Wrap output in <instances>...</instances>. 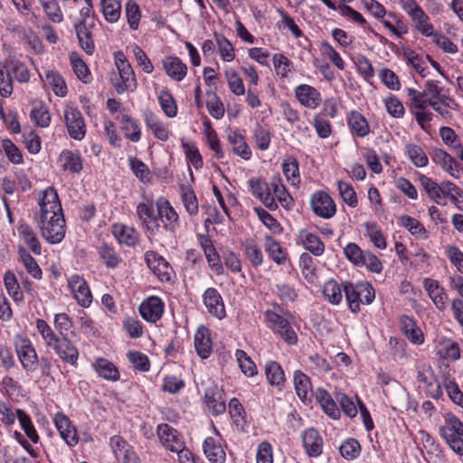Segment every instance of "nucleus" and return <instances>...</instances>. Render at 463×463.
Here are the masks:
<instances>
[{"label":"nucleus","instance_id":"obj_1","mask_svg":"<svg viewBox=\"0 0 463 463\" xmlns=\"http://www.w3.org/2000/svg\"><path fill=\"white\" fill-rule=\"evenodd\" d=\"M39 206L36 220L43 238L52 244L61 242L65 236V220L54 188L48 187L43 192Z\"/></svg>","mask_w":463,"mask_h":463},{"label":"nucleus","instance_id":"obj_2","mask_svg":"<svg viewBox=\"0 0 463 463\" xmlns=\"http://www.w3.org/2000/svg\"><path fill=\"white\" fill-rule=\"evenodd\" d=\"M156 432L162 445L166 449L177 453L180 461L183 460V456L190 454V451L184 448L183 437L172 426L166 423L159 424Z\"/></svg>","mask_w":463,"mask_h":463},{"label":"nucleus","instance_id":"obj_3","mask_svg":"<svg viewBox=\"0 0 463 463\" xmlns=\"http://www.w3.org/2000/svg\"><path fill=\"white\" fill-rule=\"evenodd\" d=\"M264 317L269 323L271 329L279 334L286 343L288 345L297 344L298 335L287 318L269 309L264 312Z\"/></svg>","mask_w":463,"mask_h":463},{"label":"nucleus","instance_id":"obj_4","mask_svg":"<svg viewBox=\"0 0 463 463\" xmlns=\"http://www.w3.org/2000/svg\"><path fill=\"white\" fill-rule=\"evenodd\" d=\"M14 346L23 368L27 372H33L38 364V355L30 339L17 336Z\"/></svg>","mask_w":463,"mask_h":463},{"label":"nucleus","instance_id":"obj_5","mask_svg":"<svg viewBox=\"0 0 463 463\" xmlns=\"http://www.w3.org/2000/svg\"><path fill=\"white\" fill-rule=\"evenodd\" d=\"M69 136L75 140H81L86 135V125L81 112L74 107H66L63 112Z\"/></svg>","mask_w":463,"mask_h":463},{"label":"nucleus","instance_id":"obj_6","mask_svg":"<svg viewBox=\"0 0 463 463\" xmlns=\"http://www.w3.org/2000/svg\"><path fill=\"white\" fill-rule=\"evenodd\" d=\"M137 215L142 227L149 234L155 235L160 231L161 224L158 222L153 201L139 203L137 205Z\"/></svg>","mask_w":463,"mask_h":463},{"label":"nucleus","instance_id":"obj_7","mask_svg":"<svg viewBox=\"0 0 463 463\" xmlns=\"http://www.w3.org/2000/svg\"><path fill=\"white\" fill-rule=\"evenodd\" d=\"M157 220L165 231L175 232L179 227V216L167 200L160 198L156 203Z\"/></svg>","mask_w":463,"mask_h":463},{"label":"nucleus","instance_id":"obj_8","mask_svg":"<svg viewBox=\"0 0 463 463\" xmlns=\"http://www.w3.org/2000/svg\"><path fill=\"white\" fill-rule=\"evenodd\" d=\"M310 203L313 212L319 217L329 219L335 214V203L325 192H316L311 197Z\"/></svg>","mask_w":463,"mask_h":463},{"label":"nucleus","instance_id":"obj_9","mask_svg":"<svg viewBox=\"0 0 463 463\" xmlns=\"http://www.w3.org/2000/svg\"><path fill=\"white\" fill-rule=\"evenodd\" d=\"M145 260L148 268L160 280H171L173 269L162 256L155 251H147L145 255Z\"/></svg>","mask_w":463,"mask_h":463},{"label":"nucleus","instance_id":"obj_10","mask_svg":"<svg viewBox=\"0 0 463 463\" xmlns=\"http://www.w3.org/2000/svg\"><path fill=\"white\" fill-rule=\"evenodd\" d=\"M425 96L428 98V104L430 102L439 101L441 105L451 109H458V105L449 97V95L441 87L438 85L437 81L427 80L424 88Z\"/></svg>","mask_w":463,"mask_h":463},{"label":"nucleus","instance_id":"obj_11","mask_svg":"<svg viewBox=\"0 0 463 463\" xmlns=\"http://www.w3.org/2000/svg\"><path fill=\"white\" fill-rule=\"evenodd\" d=\"M294 94L298 101L307 109H315L322 102L320 92L315 87L308 84L297 86L294 89Z\"/></svg>","mask_w":463,"mask_h":463},{"label":"nucleus","instance_id":"obj_12","mask_svg":"<svg viewBox=\"0 0 463 463\" xmlns=\"http://www.w3.org/2000/svg\"><path fill=\"white\" fill-rule=\"evenodd\" d=\"M110 82L118 94L126 91H134L137 89V82L133 69H126L112 72Z\"/></svg>","mask_w":463,"mask_h":463},{"label":"nucleus","instance_id":"obj_13","mask_svg":"<svg viewBox=\"0 0 463 463\" xmlns=\"http://www.w3.org/2000/svg\"><path fill=\"white\" fill-rule=\"evenodd\" d=\"M69 287L80 306L87 307L90 305L92 296L86 280L82 277L77 274L72 275L69 279Z\"/></svg>","mask_w":463,"mask_h":463},{"label":"nucleus","instance_id":"obj_14","mask_svg":"<svg viewBox=\"0 0 463 463\" xmlns=\"http://www.w3.org/2000/svg\"><path fill=\"white\" fill-rule=\"evenodd\" d=\"M55 427L57 428L61 439L70 447H74L79 441L77 430L71 424L70 419L62 412H57L53 418Z\"/></svg>","mask_w":463,"mask_h":463},{"label":"nucleus","instance_id":"obj_15","mask_svg":"<svg viewBox=\"0 0 463 463\" xmlns=\"http://www.w3.org/2000/svg\"><path fill=\"white\" fill-rule=\"evenodd\" d=\"M444 419L445 423L439 427V431L449 445L452 439L463 437V423L452 413H446Z\"/></svg>","mask_w":463,"mask_h":463},{"label":"nucleus","instance_id":"obj_16","mask_svg":"<svg viewBox=\"0 0 463 463\" xmlns=\"http://www.w3.org/2000/svg\"><path fill=\"white\" fill-rule=\"evenodd\" d=\"M164 302L158 297H150L139 306L140 316L147 322L156 323L164 313Z\"/></svg>","mask_w":463,"mask_h":463},{"label":"nucleus","instance_id":"obj_17","mask_svg":"<svg viewBox=\"0 0 463 463\" xmlns=\"http://www.w3.org/2000/svg\"><path fill=\"white\" fill-rule=\"evenodd\" d=\"M423 288L435 307L439 311H444L447 308L448 295L445 288L439 285V281L427 278L423 280Z\"/></svg>","mask_w":463,"mask_h":463},{"label":"nucleus","instance_id":"obj_18","mask_svg":"<svg viewBox=\"0 0 463 463\" xmlns=\"http://www.w3.org/2000/svg\"><path fill=\"white\" fill-rule=\"evenodd\" d=\"M203 304L208 312L213 316L222 319L225 317V307L222 298L214 288H207L203 295Z\"/></svg>","mask_w":463,"mask_h":463},{"label":"nucleus","instance_id":"obj_19","mask_svg":"<svg viewBox=\"0 0 463 463\" xmlns=\"http://www.w3.org/2000/svg\"><path fill=\"white\" fill-rule=\"evenodd\" d=\"M52 349L63 362L76 366L79 351L68 336L61 337V340Z\"/></svg>","mask_w":463,"mask_h":463},{"label":"nucleus","instance_id":"obj_20","mask_svg":"<svg viewBox=\"0 0 463 463\" xmlns=\"http://www.w3.org/2000/svg\"><path fill=\"white\" fill-rule=\"evenodd\" d=\"M303 447L309 457L317 458L323 451V439L314 428L306 430L302 433Z\"/></svg>","mask_w":463,"mask_h":463},{"label":"nucleus","instance_id":"obj_21","mask_svg":"<svg viewBox=\"0 0 463 463\" xmlns=\"http://www.w3.org/2000/svg\"><path fill=\"white\" fill-rule=\"evenodd\" d=\"M417 380L422 384V387L430 397L433 399L441 397L442 390L440 384L430 369L420 370L417 374Z\"/></svg>","mask_w":463,"mask_h":463},{"label":"nucleus","instance_id":"obj_22","mask_svg":"<svg viewBox=\"0 0 463 463\" xmlns=\"http://www.w3.org/2000/svg\"><path fill=\"white\" fill-rule=\"evenodd\" d=\"M400 328L405 336L412 344L420 345L424 341L423 333L419 326H417L412 317L402 315L399 320Z\"/></svg>","mask_w":463,"mask_h":463},{"label":"nucleus","instance_id":"obj_23","mask_svg":"<svg viewBox=\"0 0 463 463\" xmlns=\"http://www.w3.org/2000/svg\"><path fill=\"white\" fill-rule=\"evenodd\" d=\"M222 391L217 386L208 387L204 392V401L212 413L215 416L222 414L226 410Z\"/></svg>","mask_w":463,"mask_h":463},{"label":"nucleus","instance_id":"obj_24","mask_svg":"<svg viewBox=\"0 0 463 463\" xmlns=\"http://www.w3.org/2000/svg\"><path fill=\"white\" fill-rule=\"evenodd\" d=\"M163 68L168 77L181 81L186 76L187 66L178 57L168 56L163 60Z\"/></svg>","mask_w":463,"mask_h":463},{"label":"nucleus","instance_id":"obj_25","mask_svg":"<svg viewBox=\"0 0 463 463\" xmlns=\"http://www.w3.org/2000/svg\"><path fill=\"white\" fill-rule=\"evenodd\" d=\"M203 453L208 460L212 463H224L226 459V453L221 445V442L213 437H208L204 439Z\"/></svg>","mask_w":463,"mask_h":463},{"label":"nucleus","instance_id":"obj_26","mask_svg":"<svg viewBox=\"0 0 463 463\" xmlns=\"http://www.w3.org/2000/svg\"><path fill=\"white\" fill-rule=\"evenodd\" d=\"M432 161L441 166L452 177H458L459 170L457 161L446 151L436 149L431 156Z\"/></svg>","mask_w":463,"mask_h":463},{"label":"nucleus","instance_id":"obj_27","mask_svg":"<svg viewBox=\"0 0 463 463\" xmlns=\"http://www.w3.org/2000/svg\"><path fill=\"white\" fill-rule=\"evenodd\" d=\"M194 347L198 355L206 359L212 353V339L208 328L205 326L198 327L194 335Z\"/></svg>","mask_w":463,"mask_h":463},{"label":"nucleus","instance_id":"obj_28","mask_svg":"<svg viewBox=\"0 0 463 463\" xmlns=\"http://www.w3.org/2000/svg\"><path fill=\"white\" fill-rule=\"evenodd\" d=\"M227 139L235 155L244 160H249L251 157V150L242 135L236 131L230 130L227 135Z\"/></svg>","mask_w":463,"mask_h":463},{"label":"nucleus","instance_id":"obj_29","mask_svg":"<svg viewBox=\"0 0 463 463\" xmlns=\"http://www.w3.org/2000/svg\"><path fill=\"white\" fill-rule=\"evenodd\" d=\"M59 161L64 171H69L72 174H79L82 170V159L79 152L71 150H63L60 156Z\"/></svg>","mask_w":463,"mask_h":463},{"label":"nucleus","instance_id":"obj_30","mask_svg":"<svg viewBox=\"0 0 463 463\" xmlns=\"http://www.w3.org/2000/svg\"><path fill=\"white\" fill-rule=\"evenodd\" d=\"M351 133L359 137H364L370 132V127L365 118L357 111H352L347 118Z\"/></svg>","mask_w":463,"mask_h":463},{"label":"nucleus","instance_id":"obj_31","mask_svg":"<svg viewBox=\"0 0 463 463\" xmlns=\"http://www.w3.org/2000/svg\"><path fill=\"white\" fill-rule=\"evenodd\" d=\"M298 239L304 247L315 256H321L325 251V245L321 239L307 230H301L298 233Z\"/></svg>","mask_w":463,"mask_h":463},{"label":"nucleus","instance_id":"obj_32","mask_svg":"<svg viewBox=\"0 0 463 463\" xmlns=\"http://www.w3.org/2000/svg\"><path fill=\"white\" fill-rule=\"evenodd\" d=\"M112 233L119 243H124L128 246H135L138 241L137 232L129 226L114 224L112 226Z\"/></svg>","mask_w":463,"mask_h":463},{"label":"nucleus","instance_id":"obj_33","mask_svg":"<svg viewBox=\"0 0 463 463\" xmlns=\"http://www.w3.org/2000/svg\"><path fill=\"white\" fill-rule=\"evenodd\" d=\"M295 390L300 400L306 402L312 396V386L310 379L301 371L294 373Z\"/></svg>","mask_w":463,"mask_h":463},{"label":"nucleus","instance_id":"obj_34","mask_svg":"<svg viewBox=\"0 0 463 463\" xmlns=\"http://www.w3.org/2000/svg\"><path fill=\"white\" fill-rule=\"evenodd\" d=\"M93 367L97 373L105 380L116 382L119 379L118 368L105 358L97 359L93 364Z\"/></svg>","mask_w":463,"mask_h":463},{"label":"nucleus","instance_id":"obj_35","mask_svg":"<svg viewBox=\"0 0 463 463\" xmlns=\"http://www.w3.org/2000/svg\"><path fill=\"white\" fill-rule=\"evenodd\" d=\"M320 1L324 3L329 9L338 10L341 15L349 18L355 24L361 26H365L367 24V22L364 19V17L359 12H357L349 5L343 4L340 5L339 6H336L331 0Z\"/></svg>","mask_w":463,"mask_h":463},{"label":"nucleus","instance_id":"obj_36","mask_svg":"<svg viewBox=\"0 0 463 463\" xmlns=\"http://www.w3.org/2000/svg\"><path fill=\"white\" fill-rule=\"evenodd\" d=\"M36 328L42 335L45 345L49 348H52L61 340L59 333L55 332L43 319L39 318L36 320Z\"/></svg>","mask_w":463,"mask_h":463},{"label":"nucleus","instance_id":"obj_37","mask_svg":"<svg viewBox=\"0 0 463 463\" xmlns=\"http://www.w3.org/2000/svg\"><path fill=\"white\" fill-rule=\"evenodd\" d=\"M101 11L108 23L114 24L118 21L121 15L120 0H101Z\"/></svg>","mask_w":463,"mask_h":463},{"label":"nucleus","instance_id":"obj_38","mask_svg":"<svg viewBox=\"0 0 463 463\" xmlns=\"http://www.w3.org/2000/svg\"><path fill=\"white\" fill-rule=\"evenodd\" d=\"M180 196L182 203L190 215H196L199 211L197 197L189 185H180Z\"/></svg>","mask_w":463,"mask_h":463},{"label":"nucleus","instance_id":"obj_39","mask_svg":"<svg viewBox=\"0 0 463 463\" xmlns=\"http://www.w3.org/2000/svg\"><path fill=\"white\" fill-rule=\"evenodd\" d=\"M18 232L33 254L40 255L42 253L41 243L32 227L24 223L20 224Z\"/></svg>","mask_w":463,"mask_h":463},{"label":"nucleus","instance_id":"obj_40","mask_svg":"<svg viewBox=\"0 0 463 463\" xmlns=\"http://www.w3.org/2000/svg\"><path fill=\"white\" fill-rule=\"evenodd\" d=\"M19 260L23 263L26 271L34 279H42V269L37 261L31 256V254L24 247L18 248Z\"/></svg>","mask_w":463,"mask_h":463},{"label":"nucleus","instance_id":"obj_41","mask_svg":"<svg viewBox=\"0 0 463 463\" xmlns=\"http://www.w3.org/2000/svg\"><path fill=\"white\" fill-rule=\"evenodd\" d=\"M98 253L100 260L108 268L114 269L121 262V258L115 249L105 242L98 247Z\"/></svg>","mask_w":463,"mask_h":463},{"label":"nucleus","instance_id":"obj_42","mask_svg":"<svg viewBox=\"0 0 463 463\" xmlns=\"http://www.w3.org/2000/svg\"><path fill=\"white\" fill-rule=\"evenodd\" d=\"M244 253L253 267H259L263 263V254L253 239H247L244 243Z\"/></svg>","mask_w":463,"mask_h":463},{"label":"nucleus","instance_id":"obj_43","mask_svg":"<svg viewBox=\"0 0 463 463\" xmlns=\"http://www.w3.org/2000/svg\"><path fill=\"white\" fill-rule=\"evenodd\" d=\"M282 171L287 180L292 185H298L300 183L298 162L293 156H287L282 162Z\"/></svg>","mask_w":463,"mask_h":463},{"label":"nucleus","instance_id":"obj_44","mask_svg":"<svg viewBox=\"0 0 463 463\" xmlns=\"http://www.w3.org/2000/svg\"><path fill=\"white\" fill-rule=\"evenodd\" d=\"M415 29L424 36H432L434 33L433 25L429 22L430 18L421 8L415 14L411 16Z\"/></svg>","mask_w":463,"mask_h":463},{"label":"nucleus","instance_id":"obj_45","mask_svg":"<svg viewBox=\"0 0 463 463\" xmlns=\"http://www.w3.org/2000/svg\"><path fill=\"white\" fill-rule=\"evenodd\" d=\"M400 224L411 235L418 238H427V231L423 224L417 219L409 215H402L399 218Z\"/></svg>","mask_w":463,"mask_h":463},{"label":"nucleus","instance_id":"obj_46","mask_svg":"<svg viewBox=\"0 0 463 463\" xmlns=\"http://www.w3.org/2000/svg\"><path fill=\"white\" fill-rule=\"evenodd\" d=\"M419 182L427 193L430 199L438 204L445 205V203L442 201V197L440 196L439 184L426 175H420L419 177Z\"/></svg>","mask_w":463,"mask_h":463},{"label":"nucleus","instance_id":"obj_47","mask_svg":"<svg viewBox=\"0 0 463 463\" xmlns=\"http://www.w3.org/2000/svg\"><path fill=\"white\" fill-rule=\"evenodd\" d=\"M265 373L271 385L280 386L285 382L284 371L275 361H269L265 366Z\"/></svg>","mask_w":463,"mask_h":463},{"label":"nucleus","instance_id":"obj_48","mask_svg":"<svg viewBox=\"0 0 463 463\" xmlns=\"http://www.w3.org/2000/svg\"><path fill=\"white\" fill-rule=\"evenodd\" d=\"M343 291L345 292L350 310L354 313L358 312L362 301L360 290H358V283L355 286L351 283H345L343 286Z\"/></svg>","mask_w":463,"mask_h":463},{"label":"nucleus","instance_id":"obj_49","mask_svg":"<svg viewBox=\"0 0 463 463\" xmlns=\"http://www.w3.org/2000/svg\"><path fill=\"white\" fill-rule=\"evenodd\" d=\"M121 129L125 137L132 142H138L141 137V130L135 119L128 115L122 117Z\"/></svg>","mask_w":463,"mask_h":463},{"label":"nucleus","instance_id":"obj_50","mask_svg":"<svg viewBox=\"0 0 463 463\" xmlns=\"http://www.w3.org/2000/svg\"><path fill=\"white\" fill-rule=\"evenodd\" d=\"M16 416L26 436L31 439L32 442L38 443L40 438L31 420L30 416L25 411L20 409L16 410Z\"/></svg>","mask_w":463,"mask_h":463},{"label":"nucleus","instance_id":"obj_51","mask_svg":"<svg viewBox=\"0 0 463 463\" xmlns=\"http://www.w3.org/2000/svg\"><path fill=\"white\" fill-rule=\"evenodd\" d=\"M214 39L218 47L221 58L224 61H232L235 58L234 48L229 40L221 33H214Z\"/></svg>","mask_w":463,"mask_h":463},{"label":"nucleus","instance_id":"obj_52","mask_svg":"<svg viewBox=\"0 0 463 463\" xmlns=\"http://www.w3.org/2000/svg\"><path fill=\"white\" fill-rule=\"evenodd\" d=\"M45 15L53 23L63 21V14L57 0H38Z\"/></svg>","mask_w":463,"mask_h":463},{"label":"nucleus","instance_id":"obj_53","mask_svg":"<svg viewBox=\"0 0 463 463\" xmlns=\"http://www.w3.org/2000/svg\"><path fill=\"white\" fill-rule=\"evenodd\" d=\"M46 80L55 95L64 97L67 94V86L63 78L54 71H48L45 74Z\"/></svg>","mask_w":463,"mask_h":463},{"label":"nucleus","instance_id":"obj_54","mask_svg":"<svg viewBox=\"0 0 463 463\" xmlns=\"http://www.w3.org/2000/svg\"><path fill=\"white\" fill-rule=\"evenodd\" d=\"M31 118L41 128L48 127L51 122L49 110L42 102L33 104L31 111Z\"/></svg>","mask_w":463,"mask_h":463},{"label":"nucleus","instance_id":"obj_55","mask_svg":"<svg viewBox=\"0 0 463 463\" xmlns=\"http://www.w3.org/2000/svg\"><path fill=\"white\" fill-rule=\"evenodd\" d=\"M343 289L335 280H328L324 284L323 294L324 297L333 305H337L341 302Z\"/></svg>","mask_w":463,"mask_h":463},{"label":"nucleus","instance_id":"obj_56","mask_svg":"<svg viewBox=\"0 0 463 463\" xmlns=\"http://www.w3.org/2000/svg\"><path fill=\"white\" fill-rule=\"evenodd\" d=\"M405 151L411 161V163L417 167H423L428 164V157L423 149L414 144H408L405 146Z\"/></svg>","mask_w":463,"mask_h":463},{"label":"nucleus","instance_id":"obj_57","mask_svg":"<svg viewBox=\"0 0 463 463\" xmlns=\"http://www.w3.org/2000/svg\"><path fill=\"white\" fill-rule=\"evenodd\" d=\"M266 251L269 256L277 263L284 264L287 260L286 253L282 250L280 244L271 237H266Z\"/></svg>","mask_w":463,"mask_h":463},{"label":"nucleus","instance_id":"obj_58","mask_svg":"<svg viewBox=\"0 0 463 463\" xmlns=\"http://www.w3.org/2000/svg\"><path fill=\"white\" fill-rule=\"evenodd\" d=\"M125 9L129 28L131 30H137L138 28L139 21L141 18V10L139 5L135 0H128Z\"/></svg>","mask_w":463,"mask_h":463},{"label":"nucleus","instance_id":"obj_59","mask_svg":"<svg viewBox=\"0 0 463 463\" xmlns=\"http://www.w3.org/2000/svg\"><path fill=\"white\" fill-rule=\"evenodd\" d=\"M4 282L8 294L13 298L15 302L22 301L24 299V294L20 289V286L17 282V279L14 273L7 271L4 277Z\"/></svg>","mask_w":463,"mask_h":463},{"label":"nucleus","instance_id":"obj_60","mask_svg":"<svg viewBox=\"0 0 463 463\" xmlns=\"http://www.w3.org/2000/svg\"><path fill=\"white\" fill-rule=\"evenodd\" d=\"M158 101H159V104H160L164 113L167 117L173 118L176 115L177 106H176L175 101L169 90H161V92L159 93V96H158Z\"/></svg>","mask_w":463,"mask_h":463},{"label":"nucleus","instance_id":"obj_61","mask_svg":"<svg viewBox=\"0 0 463 463\" xmlns=\"http://www.w3.org/2000/svg\"><path fill=\"white\" fill-rule=\"evenodd\" d=\"M207 109L212 117L220 119L224 116V106L216 93L207 92Z\"/></svg>","mask_w":463,"mask_h":463},{"label":"nucleus","instance_id":"obj_62","mask_svg":"<svg viewBox=\"0 0 463 463\" xmlns=\"http://www.w3.org/2000/svg\"><path fill=\"white\" fill-rule=\"evenodd\" d=\"M254 212L256 213L261 222L273 233L279 234L282 232L283 229L279 222L266 210H264L261 207H255Z\"/></svg>","mask_w":463,"mask_h":463},{"label":"nucleus","instance_id":"obj_63","mask_svg":"<svg viewBox=\"0 0 463 463\" xmlns=\"http://www.w3.org/2000/svg\"><path fill=\"white\" fill-rule=\"evenodd\" d=\"M366 251H364L356 243L350 242L344 249V253L347 260L354 265L363 267L364 264V257Z\"/></svg>","mask_w":463,"mask_h":463},{"label":"nucleus","instance_id":"obj_64","mask_svg":"<svg viewBox=\"0 0 463 463\" xmlns=\"http://www.w3.org/2000/svg\"><path fill=\"white\" fill-rule=\"evenodd\" d=\"M340 454L345 459H354L361 452L360 443L355 439H347L339 447Z\"/></svg>","mask_w":463,"mask_h":463}]
</instances>
